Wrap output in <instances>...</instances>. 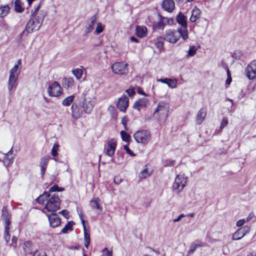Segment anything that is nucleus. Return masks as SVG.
<instances>
[{"mask_svg": "<svg viewBox=\"0 0 256 256\" xmlns=\"http://www.w3.org/2000/svg\"><path fill=\"white\" fill-rule=\"evenodd\" d=\"M38 203L44 205V210L48 212H55L60 208V200L58 194H51L44 192L36 198Z\"/></svg>", "mask_w": 256, "mask_h": 256, "instance_id": "f257e3e1", "label": "nucleus"}, {"mask_svg": "<svg viewBox=\"0 0 256 256\" xmlns=\"http://www.w3.org/2000/svg\"><path fill=\"white\" fill-rule=\"evenodd\" d=\"M21 64V60H18V64L10 70L8 80V89L9 94H11L15 91L18 86V76L20 72L19 65Z\"/></svg>", "mask_w": 256, "mask_h": 256, "instance_id": "f03ea898", "label": "nucleus"}, {"mask_svg": "<svg viewBox=\"0 0 256 256\" xmlns=\"http://www.w3.org/2000/svg\"><path fill=\"white\" fill-rule=\"evenodd\" d=\"M170 106L166 101L158 102L156 108L154 112V116L156 118L160 124H164L168 115Z\"/></svg>", "mask_w": 256, "mask_h": 256, "instance_id": "7ed1b4c3", "label": "nucleus"}, {"mask_svg": "<svg viewBox=\"0 0 256 256\" xmlns=\"http://www.w3.org/2000/svg\"><path fill=\"white\" fill-rule=\"evenodd\" d=\"M44 18L43 14H40L36 17L30 18L26 25L25 30L28 34H29L39 30L42 23Z\"/></svg>", "mask_w": 256, "mask_h": 256, "instance_id": "20e7f679", "label": "nucleus"}, {"mask_svg": "<svg viewBox=\"0 0 256 256\" xmlns=\"http://www.w3.org/2000/svg\"><path fill=\"white\" fill-rule=\"evenodd\" d=\"M176 22L180 25V26L178 28V30L181 34V37L184 40H186L188 38V31L187 28L186 18L182 13L176 16Z\"/></svg>", "mask_w": 256, "mask_h": 256, "instance_id": "39448f33", "label": "nucleus"}, {"mask_svg": "<svg viewBox=\"0 0 256 256\" xmlns=\"http://www.w3.org/2000/svg\"><path fill=\"white\" fill-rule=\"evenodd\" d=\"M2 218L4 224V238L6 244L10 240V234H9L10 226L11 224L10 216L8 212L6 207L4 206L2 209Z\"/></svg>", "mask_w": 256, "mask_h": 256, "instance_id": "423d86ee", "label": "nucleus"}, {"mask_svg": "<svg viewBox=\"0 0 256 256\" xmlns=\"http://www.w3.org/2000/svg\"><path fill=\"white\" fill-rule=\"evenodd\" d=\"M96 103V98L93 96L85 95L82 101V108L88 114H90Z\"/></svg>", "mask_w": 256, "mask_h": 256, "instance_id": "0eeeda50", "label": "nucleus"}, {"mask_svg": "<svg viewBox=\"0 0 256 256\" xmlns=\"http://www.w3.org/2000/svg\"><path fill=\"white\" fill-rule=\"evenodd\" d=\"M134 138L138 143L148 144L152 138L150 131L147 130H138L134 134Z\"/></svg>", "mask_w": 256, "mask_h": 256, "instance_id": "6e6552de", "label": "nucleus"}, {"mask_svg": "<svg viewBox=\"0 0 256 256\" xmlns=\"http://www.w3.org/2000/svg\"><path fill=\"white\" fill-rule=\"evenodd\" d=\"M187 183V178L184 174H178L175 178L172 184V190L178 193L186 186Z\"/></svg>", "mask_w": 256, "mask_h": 256, "instance_id": "1a4fd4ad", "label": "nucleus"}, {"mask_svg": "<svg viewBox=\"0 0 256 256\" xmlns=\"http://www.w3.org/2000/svg\"><path fill=\"white\" fill-rule=\"evenodd\" d=\"M111 68L114 74L118 75L126 74L128 72V64L124 62H115Z\"/></svg>", "mask_w": 256, "mask_h": 256, "instance_id": "9d476101", "label": "nucleus"}, {"mask_svg": "<svg viewBox=\"0 0 256 256\" xmlns=\"http://www.w3.org/2000/svg\"><path fill=\"white\" fill-rule=\"evenodd\" d=\"M48 92L50 96L58 97L62 94V89L58 82H54L48 86Z\"/></svg>", "mask_w": 256, "mask_h": 256, "instance_id": "9b49d317", "label": "nucleus"}, {"mask_svg": "<svg viewBox=\"0 0 256 256\" xmlns=\"http://www.w3.org/2000/svg\"><path fill=\"white\" fill-rule=\"evenodd\" d=\"M180 36L181 34L178 30H170L166 32L164 40L169 42L175 44L178 41Z\"/></svg>", "mask_w": 256, "mask_h": 256, "instance_id": "f8f14e48", "label": "nucleus"}, {"mask_svg": "<svg viewBox=\"0 0 256 256\" xmlns=\"http://www.w3.org/2000/svg\"><path fill=\"white\" fill-rule=\"evenodd\" d=\"M246 77L250 80H253L256 77V60L252 61L245 70Z\"/></svg>", "mask_w": 256, "mask_h": 256, "instance_id": "ddd939ff", "label": "nucleus"}, {"mask_svg": "<svg viewBox=\"0 0 256 256\" xmlns=\"http://www.w3.org/2000/svg\"><path fill=\"white\" fill-rule=\"evenodd\" d=\"M116 145V142L114 140L110 139L108 140L104 149V153L108 156L112 157L114 154Z\"/></svg>", "mask_w": 256, "mask_h": 256, "instance_id": "4468645a", "label": "nucleus"}, {"mask_svg": "<svg viewBox=\"0 0 256 256\" xmlns=\"http://www.w3.org/2000/svg\"><path fill=\"white\" fill-rule=\"evenodd\" d=\"M32 246L30 242H26L24 244L25 252L27 254H30L32 256H46V253L43 252H38V250H32Z\"/></svg>", "mask_w": 256, "mask_h": 256, "instance_id": "2eb2a0df", "label": "nucleus"}, {"mask_svg": "<svg viewBox=\"0 0 256 256\" xmlns=\"http://www.w3.org/2000/svg\"><path fill=\"white\" fill-rule=\"evenodd\" d=\"M129 98L126 96H122L119 98L117 102V108L121 112H124L128 106Z\"/></svg>", "mask_w": 256, "mask_h": 256, "instance_id": "dca6fc26", "label": "nucleus"}, {"mask_svg": "<svg viewBox=\"0 0 256 256\" xmlns=\"http://www.w3.org/2000/svg\"><path fill=\"white\" fill-rule=\"evenodd\" d=\"M50 226L52 228H56L60 225L61 220L58 214L55 212H52L50 214H47Z\"/></svg>", "mask_w": 256, "mask_h": 256, "instance_id": "f3484780", "label": "nucleus"}, {"mask_svg": "<svg viewBox=\"0 0 256 256\" xmlns=\"http://www.w3.org/2000/svg\"><path fill=\"white\" fill-rule=\"evenodd\" d=\"M162 8L165 11L172 12L175 8V4L173 0H163Z\"/></svg>", "mask_w": 256, "mask_h": 256, "instance_id": "a211bd4d", "label": "nucleus"}, {"mask_svg": "<svg viewBox=\"0 0 256 256\" xmlns=\"http://www.w3.org/2000/svg\"><path fill=\"white\" fill-rule=\"evenodd\" d=\"M72 116L76 120L79 118L82 114L83 110L76 104H73L71 107Z\"/></svg>", "mask_w": 256, "mask_h": 256, "instance_id": "6ab92c4d", "label": "nucleus"}, {"mask_svg": "<svg viewBox=\"0 0 256 256\" xmlns=\"http://www.w3.org/2000/svg\"><path fill=\"white\" fill-rule=\"evenodd\" d=\"M149 100L148 98H143L135 102L133 108L136 110H140L142 108L146 106Z\"/></svg>", "mask_w": 256, "mask_h": 256, "instance_id": "aec40b11", "label": "nucleus"}, {"mask_svg": "<svg viewBox=\"0 0 256 256\" xmlns=\"http://www.w3.org/2000/svg\"><path fill=\"white\" fill-rule=\"evenodd\" d=\"M246 227L239 228L232 235V240H239L243 238L246 233Z\"/></svg>", "mask_w": 256, "mask_h": 256, "instance_id": "412c9836", "label": "nucleus"}, {"mask_svg": "<svg viewBox=\"0 0 256 256\" xmlns=\"http://www.w3.org/2000/svg\"><path fill=\"white\" fill-rule=\"evenodd\" d=\"M206 116V108H201L198 112L196 118V122L198 124H200L204 120Z\"/></svg>", "mask_w": 256, "mask_h": 256, "instance_id": "4be33fe9", "label": "nucleus"}, {"mask_svg": "<svg viewBox=\"0 0 256 256\" xmlns=\"http://www.w3.org/2000/svg\"><path fill=\"white\" fill-rule=\"evenodd\" d=\"M74 84L72 78H64L62 80V84L64 88H72Z\"/></svg>", "mask_w": 256, "mask_h": 256, "instance_id": "5701e85b", "label": "nucleus"}, {"mask_svg": "<svg viewBox=\"0 0 256 256\" xmlns=\"http://www.w3.org/2000/svg\"><path fill=\"white\" fill-rule=\"evenodd\" d=\"M100 200L98 198H95L90 202V206L93 210H98L100 212L102 210V208L99 204Z\"/></svg>", "mask_w": 256, "mask_h": 256, "instance_id": "b1692460", "label": "nucleus"}, {"mask_svg": "<svg viewBox=\"0 0 256 256\" xmlns=\"http://www.w3.org/2000/svg\"><path fill=\"white\" fill-rule=\"evenodd\" d=\"M147 28L144 26H136V34L139 38H144L146 36Z\"/></svg>", "mask_w": 256, "mask_h": 256, "instance_id": "393cba45", "label": "nucleus"}, {"mask_svg": "<svg viewBox=\"0 0 256 256\" xmlns=\"http://www.w3.org/2000/svg\"><path fill=\"white\" fill-rule=\"evenodd\" d=\"M11 151L12 150L5 154L4 158V164L6 166L11 165L14 162V157L12 156H10V154L12 155Z\"/></svg>", "mask_w": 256, "mask_h": 256, "instance_id": "a878e982", "label": "nucleus"}, {"mask_svg": "<svg viewBox=\"0 0 256 256\" xmlns=\"http://www.w3.org/2000/svg\"><path fill=\"white\" fill-rule=\"evenodd\" d=\"M200 10L196 8H194L192 12V16L190 19V21L192 22H195L200 18Z\"/></svg>", "mask_w": 256, "mask_h": 256, "instance_id": "bb28decb", "label": "nucleus"}, {"mask_svg": "<svg viewBox=\"0 0 256 256\" xmlns=\"http://www.w3.org/2000/svg\"><path fill=\"white\" fill-rule=\"evenodd\" d=\"M203 246H204V243L202 242L196 241V242H193L190 245V249L188 251V254H193L194 252L195 251V250L198 248L202 247Z\"/></svg>", "mask_w": 256, "mask_h": 256, "instance_id": "cd10ccee", "label": "nucleus"}, {"mask_svg": "<svg viewBox=\"0 0 256 256\" xmlns=\"http://www.w3.org/2000/svg\"><path fill=\"white\" fill-rule=\"evenodd\" d=\"M96 18L95 16H93L90 19V24H89L86 28L85 33L88 34L92 32L94 29V24L96 22Z\"/></svg>", "mask_w": 256, "mask_h": 256, "instance_id": "c85d7f7f", "label": "nucleus"}, {"mask_svg": "<svg viewBox=\"0 0 256 256\" xmlns=\"http://www.w3.org/2000/svg\"><path fill=\"white\" fill-rule=\"evenodd\" d=\"M14 10L16 12L20 13L24 11L23 4L20 0H16L14 2Z\"/></svg>", "mask_w": 256, "mask_h": 256, "instance_id": "c756f323", "label": "nucleus"}, {"mask_svg": "<svg viewBox=\"0 0 256 256\" xmlns=\"http://www.w3.org/2000/svg\"><path fill=\"white\" fill-rule=\"evenodd\" d=\"M84 231V246L86 248H88L90 243V231L88 230H85Z\"/></svg>", "mask_w": 256, "mask_h": 256, "instance_id": "7c9ffc66", "label": "nucleus"}, {"mask_svg": "<svg viewBox=\"0 0 256 256\" xmlns=\"http://www.w3.org/2000/svg\"><path fill=\"white\" fill-rule=\"evenodd\" d=\"M124 156L122 152H118L116 153V158L112 159L111 161L115 164H120L122 163Z\"/></svg>", "mask_w": 256, "mask_h": 256, "instance_id": "2f4dec72", "label": "nucleus"}, {"mask_svg": "<svg viewBox=\"0 0 256 256\" xmlns=\"http://www.w3.org/2000/svg\"><path fill=\"white\" fill-rule=\"evenodd\" d=\"M74 98V96L73 95L68 96L62 100V104L65 106H68L73 102Z\"/></svg>", "mask_w": 256, "mask_h": 256, "instance_id": "473e14b6", "label": "nucleus"}, {"mask_svg": "<svg viewBox=\"0 0 256 256\" xmlns=\"http://www.w3.org/2000/svg\"><path fill=\"white\" fill-rule=\"evenodd\" d=\"M74 222H68L63 228L61 230V232L64 234L67 233L68 231L72 230V226Z\"/></svg>", "mask_w": 256, "mask_h": 256, "instance_id": "72a5a7b5", "label": "nucleus"}, {"mask_svg": "<svg viewBox=\"0 0 256 256\" xmlns=\"http://www.w3.org/2000/svg\"><path fill=\"white\" fill-rule=\"evenodd\" d=\"M152 173V172L151 171L148 170L147 168H145L139 173L138 177L140 179L146 178L148 176H150Z\"/></svg>", "mask_w": 256, "mask_h": 256, "instance_id": "f704fd0d", "label": "nucleus"}, {"mask_svg": "<svg viewBox=\"0 0 256 256\" xmlns=\"http://www.w3.org/2000/svg\"><path fill=\"white\" fill-rule=\"evenodd\" d=\"M9 10L10 8L8 5L0 7V16H5L8 14Z\"/></svg>", "mask_w": 256, "mask_h": 256, "instance_id": "c9c22d12", "label": "nucleus"}, {"mask_svg": "<svg viewBox=\"0 0 256 256\" xmlns=\"http://www.w3.org/2000/svg\"><path fill=\"white\" fill-rule=\"evenodd\" d=\"M164 40L162 37H159L157 38L155 45L156 47L160 50H161L164 48Z\"/></svg>", "mask_w": 256, "mask_h": 256, "instance_id": "e433bc0d", "label": "nucleus"}, {"mask_svg": "<svg viewBox=\"0 0 256 256\" xmlns=\"http://www.w3.org/2000/svg\"><path fill=\"white\" fill-rule=\"evenodd\" d=\"M72 74L76 76V79L80 80L82 76L83 71L80 68H76L72 70Z\"/></svg>", "mask_w": 256, "mask_h": 256, "instance_id": "4c0bfd02", "label": "nucleus"}, {"mask_svg": "<svg viewBox=\"0 0 256 256\" xmlns=\"http://www.w3.org/2000/svg\"><path fill=\"white\" fill-rule=\"evenodd\" d=\"M197 50L198 48L195 46H190L188 52V54H186V57L188 58L190 56H194L196 54Z\"/></svg>", "mask_w": 256, "mask_h": 256, "instance_id": "58836bf2", "label": "nucleus"}, {"mask_svg": "<svg viewBox=\"0 0 256 256\" xmlns=\"http://www.w3.org/2000/svg\"><path fill=\"white\" fill-rule=\"evenodd\" d=\"M120 136L122 140L126 142H129L130 140V134L126 132L125 131L120 132Z\"/></svg>", "mask_w": 256, "mask_h": 256, "instance_id": "ea45409f", "label": "nucleus"}, {"mask_svg": "<svg viewBox=\"0 0 256 256\" xmlns=\"http://www.w3.org/2000/svg\"><path fill=\"white\" fill-rule=\"evenodd\" d=\"M177 80L176 79H168V85L172 88H176L177 86Z\"/></svg>", "mask_w": 256, "mask_h": 256, "instance_id": "a19ab883", "label": "nucleus"}, {"mask_svg": "<svg viewBox=\"0 0 256 256\" xmlns=\"http://www.w3.org/2000/svg\"><path fill=\"white\" fill-rule=\"evenodd\" d=\"M59 144L58 143H55L52 150V154L53 156H55L58 154V149Z\"/></svg>", "mask_w": 256, "mask_h": 256, "instance_id": "79ce46f5", "label": "nucleus"}, {"mask_svg": "<svg viewBox=\"0 0 256 256\" xmlns=\"http://www.w3.org/2000/svg\"><path fill=\"white\" fill-rule=\"evenodd\" d=\"M49 158L48 156H44L42 158L40 162V166H47L48 164V162Z\"/></svg>", "mask_w": 256, "mask_h": 256, "instance_id": "37998d69", "label": "nucleus"}, {"mask_svg": "<svg viewBox=\"0 0 256 256\" xmlns=\"http://www.w3.org/2000/svg\"><path fill=\"white\" fill-rule=\"evenodd\" d=\"M103 30L104 26L100 22L98 23L96 29L95 33L96 34H100L102 32Z\"/></svg>", "mask_w": 256, "mask_h": 256, "instance_id": "c03bdc74", "label": "nucleus"}, {"mask_svg": "<svg viewBox=\"0 0 256 256\" xmlns=\"http://www.w3.org/2000/svg\"><path fill=\"white\" fill-rule=\"evenodd\" d=\"M64 190V188H60L57 185H54L50 188L49 191L48 192L50 194L51 192H54L56 191H62Z\"/></svg>", "mask_w": 256, "mask_h": 256, "instance_id": "a18cd8bd", "label": "nucleus"}, {"mask_svg": "<svg viewBox=\"0 0 256 256\" xmlns=\"http://www.w3.org/2000/svg\"><path fill=\"white\" fill-rule=\"evenodd\" d=\"M175 164V161L174 160H166L164 162V166H172Z\"/></svg>", "mask_w": 256, "mask_h": 256, "instance_id": "49530a36", "label": "nucleus"}, {"mask_svg": "<svg viewBox=\"0 0 256 256\" xmlns=\"http://www.w3.org/2000/svg\"><path fill=\"white\" fill-rule=\"evenodd\" d=\"M124 148L128 154L132 156H136V154L129 148L128 145H124Z\"/></svg>", "mask_w": 256, "mask_h": 256, "instance_id": "de8ad7c7", "label": "nucleus"}, {"mask_svg": "<svg viewBox=\"0 0 256 256\" xmlns=\"http://www.w3.org/2000/svg\"><path fill=\"white\" fill-rule=\"evenodd\" d=\"M126 92L128 94V96L130 97L133 96L136 94V92L134 88L128 89L126 90Z\"/></svg>", "mask_w": 256, "mask_h": 256, "instance_id": "09e8293b", "label": "nucleus"}, {"mask_svg": "<svg viewBox=\"0 0 256 256\" xmlns=\"http://www.w3.org/2000/svg\"><path fill=\"white\" fill-rule=\"evenodd\" d=\"M164 24L162 20H160L158 22H157L155 25V28L159 29H163L164 28Z\"/></svg>", "mask_w": 256, "mask_h": 256, "instance_id": "8fccbe9b", "label": "nucleus"}, {"mask_svg": "<svg viewBox=\"0 0 256 256\" xmlns=\"http://www.w3.org/2000/svg\"><path fill=\"white\" fill-rule=\"evenodd\" d=\"M228 124V119L226 118H224L222 120V122L220 124V128L222 129V128H223L224 126H226Z\"/></svg>", "mask_w": 256, "mask_h": 256, "instance_id": "3c124183", "label": "nucleus"}, {"mask_svg": "<svg viewBox=\"0 0 256 256\" xmlns=\"http://www.w3.org/2000/svg\"><path fill=\"white\" fill-rule=\"evenodd\" d=\"M246 222V220L241 219V220H238L236 222V225L237 226L240 227V226H243Z\"/></svg>", "mask_w": 256, "mask_h": 256, "instance_id": "603ef678", "label": "nucleus"}, {"mask_svg": "<svg viewBox=\"0 0 256 256\" xmlns=\"http://www.w3.org/2000/svg\"><path fill=\"white\" fill-rule=\"evenodd\" d=\"M40 4H39L38 6L36 8V9L34 10V12H32V16L34 18V17H36V15L40 8Z\"/></svg>", "mask_w": 256, "mask_h": 256, "instance_id": "864d4df0", "label": "nucleus"}, {"mask_svg": "<svg viewBox=\"0 0 256 256\" xmlns=\"http://www.w3.org/2000/svg\"><path fill=\"white\" fill-rule=\"evenodd\" d=\"M186 216V215H184V214H180L176 218V219H174L173 220V222H178L179 221H180V220L184 217Z\"/></svg>", "mask_w": 256, "mask_h": 256, "instance_id": "5fc2aeb1", "label": "nucleus"}, {"mask_svg": "<svg viewBox=\"0 0 256 256\" xmlns=\"http://www.w3.org/2000/svg\"><path fill=\"white\" fill-rule=\"evenodd\" d=\"M168 79L169 78H164V79L158 78V79H157L156 80H157V82H161L162 83L166 84H168Z\"/></svg>", "mask_w": 256, "mask_h": 256, "instance_id": "6e6d98bb", "label": "nucleus"}, {"mask_svg": "<svg viewBox=\"0 0 256 256\" xmlns=\"http://www.w3.org/2000/svg\"><path fill=\"white\" fill-rule=\"evenodd\" d=\"M127 122H128V120H127L126 118H123L122 119V123L124 125V128L125 130H128V128H127V126H126Z\"/></svg>", "mask_w": 256, "mask_h": 256, "instance_id": "4d7b16f0", "label": "nucleus"}, {"mask_svg": "<svg viewBox=\"0 0 256 256\" xmlns=\"http://www.w3.org/2000/svg\"><path fill=\"white\" fill-rule=\"evenodd\" d=\"M254 216V214L253 213H250L246 219V222H248L251 220Z\"/></svg>", "mask_w": 256, "mask_h": 256, "instance_id": "13d9d810", "label": "nucleus"}, {"mask_svg": "<svg viewBox=\"0 0 256 256\" xmlns=\"http://www.w3.org/2000/svg\"><path fill=\"white\" fill-rule=\"evenodd\" d=\"M122 182V179L118 177H115L114 178V182L115 184H118Z\"/></svg>", "mask_w": 256, "mask_h": 256, "instance_id": "bf43d9fd", "label": "nucleus"}, {"mask_svg": "<svg viewBox=\"0 0 256 256\" xmlns=\"http://www.w3.org/2000/svg\"><path fill=\"white\" fill-rule=\"evenodd\" d=\"M130 40L131 42H136V43L138 42V39L134 36H131L130 38Z\"/></svg>", "mask_w": 256, "mask_h": 256, "instance_id": "052dcab7", "label": "nucleus"}, {"mask_svg": "<svg viewBox=\"0 0 256 256\" xmlns=\"http://www.w3.org/2000/svg\"><path fill=\"white\" fill-rule=\"evenodd\" d=\"M59 213L61 214H62L65 217H66V216H68V214L66 210H62Z\"/></svg>", "mask_w": 256, "mask_h": 256, "instance_id": "680f3d73", "label": "nucleus"}, {"mask_svg": "<svg viewBox=\"0 0 256 256\" xmlns=\"http://www.w3.org/2000/svg\"><path fill=\"white\" fill-rule=\"evenodd\" d=\"M78 214L79 215V216H80V220H82L84 218H83V214H82V211L81 210H78Z\"/></svg>", "mask_w": 256, "mask_h": 256, "instance_id": "e2e57ef3", "label": "nucleus"}, {"mask_svg": "<svg viewBox=\"0 0 256 256\" xmlns=\"http://www.w3.org/2000/svg\"><path fill=\"white\" fill-rule=\"evenodd\" d=\"M104 251H106V256H112V252H110L107 248H105L104 250Z\"/></svg>", "mask_w": 256, "mask_h": 256, "instance_id": "0e129e2a", "label": "nucleus"}, {"mask_svg": "<svg viewBox=\"0 0 256 256\" xmlns=\"http://www.w3.org/2000/svg\"><path fill=\"white\" fill-rule=\"evenodd\" d=\"M108 110L111 112H113L115 111V108L114 106H110L108 108Z\"/></svg>", "mask_w": 256, "mask_h": 256, "instance_id": "69168bd1", "label": "nucleus"}, {"mask_svg": "<svg viewBox=\"0 0 256 256\" xmlns=\"http://www.w3.org/2000/svg\"><path fill=\"white\" fill-rule=\"evenodd\" d=\"M41 168V174L42 175H43L46 171V166H40Z\"/></svg>", "mask_w": 256, "mask_h": 256, "instance_id": "338daca9", "label": "nucleus"}, {"mask_svg": "<svg viewBox=\"0 0 256 256\" xmlns=\"http://www.w3.org/2000/svg\"><path fill=\"white\" fill-rule=\"evenodd\" d=\"M246 256H256V252H250Z\"/></svg>", "mask_w": 256, "mask_h": 256, "instance_id": "774afa93", "label": "nucleus"}]
</instances>
